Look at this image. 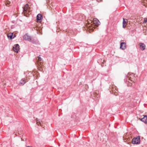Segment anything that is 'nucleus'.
<instances>
[{
  "label": "nucleus",
  "mask_w": 147,
  "mask_h": 147,
  "mask_svg": "<svg viewBox=\"0 0 147 147\" xmlns=\"http://www.w3.org/2000/svg\"><path fill=\"white\" fill-rule=\"evenodd\" d=\"M140 138L139 137L134 138L132 141V143L133 144H139L140 143Z\"/></svg>",
  "instance_id": "f03ea898"
},
{
  "label": "nucleus",
  "mask_w": 147,
  "mask_h": 147,
  "mask_svg": "<svg viewBox=\"0 0 147 147\" xmlns=\"http://www.w3.org/2000/svg\"><path fill=\"white\" fill-rule=\"evenodd\" d=\"M140 120L145 123H147V116L145 115L144 117L140 119Z\"/></svg>",
  "instance_id": "6e6552de"
},
{
  "label": "nucleus",
  "mask_w": 147,
  "mask_h": 147,
  "mask_svg": "<svg viewBox=\"0 0 147 147\" xmlns=\"http://www.w3.org/2000/svg\"><path fill=\"white\" fill-rule=\"evenodd\" d=\"M28 9V4H26L25 5V7L23 9V12H24V13H25L27 12Z\"/></svg>",
  "instance_id": "9d476101"
},
{
  "label": "nucleus",
  "mask_w": 147,
  "mask_h": 147,
  "mask_svg": "<svg viewBox=\"0 0 147 147\" xmlns=\"http://www.w3.org/2000/svg\"><path fill=\"white\" fill-rule=\"evenodd\" d=\"M13 34L12 33H8L7 35L8 38L11 39L12 38V37L13 36Z\"/></svg>",
  "instance_id": "f8f14e48"
},
{
  "label": "nucleus",
  "mask_w": 147,
  "mask_h": 147,
  "mask_svg": "<svg viewBox=\"0 0 147 147\" xmlns=\"http://www.w3.org/2000/svg\"><path fill=\"white\" fill-rule=\"evenodd\" d=\"M39 124L38 123V125H41V122H40V121H39Z\"/></svg>",
  "instance_id": "dca6fc26"
},
{
  "label": "nucleus",
  "mask_w": 147,
  "mask_h": 147,
  "mask_svg": "<svg viewBox=\"0 0 147 147\" xmlns=\"http://www.w3.org/2000/svg\"><path fill=\"white\" fill-rule=\"evenodd\" d=\"M25 80L22 79L20 81V84L21 85H23L25 83Z\"/></svg>",
  "instance_id": "9b49d317"
},
{
  "label": "nucleus",
  "mask_w": 147,
  "mask_h": 147,
  "mask_svg": "<svg viewBox=\"0 0 147 147\" xmlns=\"http://www.w3.org/2000/svg\"><path fill=\"white\" fill-rule=\"evenodd\" d=\"M23 38L24 40L29 41H30L31 40L30 37L27 35V34H25Z\"/></svg>",
  "instance_id": "423d86ee"
},
{
  "label": "nucleus",
  "mask_w": 147,
  "mask_h": 147,
  "mask_svg": "<svg viewBox=\"0 0 147 147\" xmlns=\"http://www.w3.org/2000/svg\"><path fill=\"white\" fill-rule=\"evenodd\" d=\"M128 82H129L130 83H131V85H129V86H132V82H130L129 81H128Z\"/></svg>",
  "instance_id": "f3484780"
},
{
  "label": "nucleus",
  "mask_w": 147,
  "mask_h": 147,
  "mask_svg": "<svg viewBox=\"0 0 147 147\" xmlns=\"http://www.w3.org/2000/svg\"><path fill=\"white\" fill-rule=\"evenodd\" d=\"M139 44L141 50L143 51L145 49L146 45L144 43H140Z\"/></svg>",
  "instance_id": "0eeeda50"
},
{
  "label": "nucleus",
  "mask_w": 147,
  "mask_h": 147,
  "mask_svg": "<svg viewBox=\"0 0 147 147\" xmlns=\"http://www.w3.org/2000/svg\"><path fill=\"white\" fill-rule=\"evenodd\" d=\"M147 22V18H145L144 20V23H146Z\"/></svg>",
  "instance_id": "4468645a"
},
{
  "label": "nucleus",
  "mask_w": 147,
  "mask_h": 147,
  "mask_svg": "<svg viewBox=\"0 0 147 147\" xmlns=\"http://www.w3.org/2000/svg\"><path fill=\"white\" fill-rule=\"evenodd\" d=\"M120 48L122 50L126 49V44L125 42H121L120 44Z\"/></svg>",
  "instance_id": "39448f33"
},
{
  "label": "nucleus",
  "mask_w": 147,
  "mask_h": 147,
  "mask_svg": "<svg viewBox=\"0 0 147 147\" xmlns=\"http://www.w3.org/2000/svg\"><path fill=\"white\" fill-rule=\"evenodd\" d=\"M37 123H38V120L37 121Z\"/></svg>",
  "instance_id": "a211bd4d"
},
{
  "label": "nucleus",
  "mask_w": 147,
  "mask_h": 147,
  "mask_svg": "<svg viewBox=\"0 0 147 147\" xmlns=\"http://www.w3.org/2000/svg\"><path fill=\"white\" fill-rule=\"evenodd\" d=\"M38 61H41L42 60V59L40 57V55H39L38 57Z\"/></svg>",
  "instance_id": "ddd939ff"
},
{
  "label": "nucleus",
  "mask_w": 147,
  "mask_h": 147,
  "mask_svg": "<svg viewBox=\"0 0 147 147\" xmlns=\"http://www.w3.org/2000/svg\"><path fill=\"white\" fill-rule=\"evenodd\" d=\"M26 147H30L29 146H26Z\"/></svg>",
  "instance_id": "6ab92c4d"
},
{
  "label": "nucleus",
  "mask_w": 147,
  "mask_h": 147,
  "mask_svg": "<svg viewBox=\"0 0 147 147\" xmlns=\"http://www.w3.org/2000/svg\"><path fill=\"white\" fill-rule=\"evenodd\" d=\"M42 19V15L40 14H38L37 16L36 20L38 22H41Z\"/></svg>",
  "instance_id": "20e7f679"
},
{
  "label": "nucleus",
  "mask_w": 147,
  "mask_h": 147,
  "mask_svg": "<svg viewBox=\"0 0 147 147\" xmlns=\"http://www.w3.org/2000/svg\"><path fill=\"white\" fill-rule=\"evenodd\" d=\"M129 78L130 79V81H131V82H132L133 80H132V79H133V78H132L131 76L129 77Z\"/></svg>",
  "instance_id": "2eb2a0df"
},
{
  "label": "nucleus",
  "mask_w": 147,
  "mask_h": 147,
  "mask_svg": "<svg viewBox=\"0 0 147 147\" xmlns=\"http://www.w3.org/2000/svg\"><path fill=\"white\" fill-rule=\"evenodd\" d=\"M88 23L89 24L91 23V24H88L89 26L88 25L87 26L89 27V29L91 31H92L93 30V27L95 26H98L100 24V22L98 19L95 18L93 19V20H88Z\"/></svg>",
  "instance_id": "f257e3e1"
},
{
  "label": "nucleus",
  "mask_w": 147,
  "mask_h": 147,
  "mask_svg": "<svg viewBox=\"0 0 147 147\" xmlns=\"http://www.w3.org/2000/svg\"><path fill=\"white\" fill-rule=\"evenodd\" d=\"M123 28H125L126 27L127 24V19L125 20V19H123Z\"/></svg>",
  "instance_id": "1a4fd4ad"
},
{
  "label": "nucleus",
  "mask_w": 147,
  "mask_h": 147,
  "mask_svg": "<svg viewBox=\"0 0 147 147\" xmlns=\"http://www.w3.org/2000/svg\"><path fill=\"white\" fill-rule=\"evenodd\" d=\"M20 49L19 45L17 44L14 45L13 47V51L16 53H18Z\"/></svg>",
  "instance_id": "7ed1b4c3"
}]
</instances>
